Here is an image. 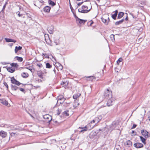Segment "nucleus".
<instances>
[{
	"label": "nucleus",
	"mask_w": 150,
	"mask_h": 150,
	"mask_svg": "<svg viewBox=\"0 0 150 150\" xmlns=\"http://www.w3.org/2000/svg\"><path fill=\"white\" fill-rule=\"evenodd\" d=\"M44 2V1H38L36 2L35 5L40 8V6L43 4Z\"/></svg>",
	"instance_id": "obj_10"
},
{
	"label": "nucleus",
	"mask_w": 150,
	"mask_h": 150,
	"mask_svg": "<svg viewBox=\"0 0 150 150\" xmlns=\"http://www.w3.org/2000/svg\"><path fill=\"white\" fill-rule=\"evenodd\" d=\"M37 65L40 67H42V65L41 64H38Z\"/></svg>",
	"instance_id": "obj_51"
},
{
	"label": "nucleus",
	"mask_w": 150,
	"mask_h": 150,
	"mask_svg": "<svg viewBox=\"0 0 150 150\" xmlns=\"http://www.w3.org/2000/svg\"><path fill=\"white\" fill-rule=\"evenodd\" d=\"M77 23L80 24H84L86 21V20L81 19L78 18L76 15L74 16Z\"/></svg>",
	"instance_id": "obj_4"
},
{
	"label": "nucleus",
	"mask_w": 150,
	"mask_h": 150,
	"mask_svg": "<svg viewBox=\"0 0 150 150\" xmlns=\"http://www.w3.org/2000/svg\"><path fill=\"white\" fill-rule=\"evenodd\" d=\"M64 101H62V100H58L57 101V104H62V103H63Z\"/></svg>",
	"instance_id": "obj_41"
},
{
	"label": "nucleus",
	"mask_w": 150,
	"mask_h": 150,
	"mask_svg": "<svg viewBox=\"0 0 150 150\" xmlns=\"http://www.w3.org/2000/svg\"><path fill=\"white\" fill-rule=\"evenodd\" d=\"M75 101L74 102L73 104V107L75 108L77 107L79 104V103H78L77 102H76L75 100Z\"/></svg>",
	"instance_id": "obj_31"
},
{
	"label": "nucleus",
	"mask_w": 150,
	"mask_h": 150,
	"mask_svg": "<svg viewBox=\"0 0 150 150\" xmlns=\"http://www.w3.org/2000/svg\"><path fill=\"white\" fill-rule=\"evenodd\" d=\"M8 71L11 73H13L15 71V69L12 67H8L7 69Z\"/></svg>",
	"instance_id": "obj_22"
},
{
	"label": "nucleus",
	"mask_w": 150,
	"mask_h": 150,
	"mask_svg": "<svg viewBox=\"0 0 150 150\" xmlns=\"http://www.w3.org/2000/svg\"><path fill=\"white\" fill-rule=\"evenodd\" d=\"M122 58L120 57L119 59L117 61V63L118 64H119V63L120 62H122Z\"/></svg>",
	"instance_id": "obj_37"
},
{
	"label": "nucleus",
	"mask_w": 150,
	"mask_h": 150,
	"mask_svg": "<svg viewBox=\"0 0 150 150\" xmlns=\"http://www.w3.org/2000/svg\"><path fill=\"white\" fill-rule=\"evenodd\" d=\"M11 65L13 67H15L16 68H17L18 67V65L16 63H12L11 64Z\"/></svg>",
	"instance_id": "obj_34"
},
{
	"label": "nucleus",
	"mask_w": 150,
	"mask_h": 150,
	"mask_svg": "<svg viewBox=\"0 0 150 150\" xmlns=\"http://www.w3.org/2000/svg\"><path fill=\"white\" fill-rule=\"evenodd\" d=\"M22 47L20 46L18 47L17 46L16 47L15 49V52L16 54L18 51L19 50H21L22 49Z\"/></svg>",
	"instance_id": "obj_21"
},
{
	"label": "nucleus",
	"mask_w": 150,
	"mask_h": 150,
	"mask_svg": "<svg viewBox=\"0 0 150 150\" xmlns=\"http://www.w3.org/2000/svg\"><path fill=\"white\" fill-rule=\"evenodd\" d=\"M38 76L41 78H42V73L41 72H39L38 73Z\"/></svg>",
	"instance_id": "obj_39"
},
{
	"label": "nucleus",
	"mask_w": 150,
	"mask_h": 150,
	"mask_svg": "<svg viewBox=\"0 0 150 150\" xmlns=\"http://www.w3.org/2000/svg\"><path fill=\"white\" fill-rule=\"evenodd\" d=\"M59 68L60 70H62L63 68L62 66V65L59 64Z\"/></svg>",
	"instance_id": "obj_44"
},
{
	"label": "nucleus",
	"mask_w": 150,
	"mask_h": 150,
	"mask_svg": "<svg viewBox=\"0 0 150 150\" xmlns=\"http://www.w3.org/2000/svg\"><path fill=\"white\" fill-rule=\"evenodd\" d=\"M0 102L1 103L3 104L6 106L8 105V104L7 101L4 99H0Z\"/></svg>",
	"instance_id": "obj_19"
},
{
	"label": "nucleus",
	"mask_w": 150,
	"mask_h": 150,
	"mask_svg": "<svg viewBox=\"0 0 150 150\" xmlns=\"http://www.w3.org/2000/svg\"><path fill=\"white\" fill-rule=\"evenodd\" d=\"M102 116L101 115H99L97 117L95 118L93 120V123L95 124L98 123L102 119Z\"/></svg>",
	"instance_id": "obj_7"
},
{
	"label": "nucleus",
	"mask_w": 150,
	"mask_h": 150,
	"mask_svg": "<svg viewBox=\"0 0 150 150\" xmlns=\"http://www.w3.org/2000/svg\"><path fill=\"white\" fill-rule=\"evenodd\" d=\"M95 124L94 123H93V122L92 121L91 122H90L88 125H87V126L88 129H90L92 128H93L94 125H95Z\"/></svg>",
	"instance_id": "obj_11"
},
{
	"label": "nucleus",
	"mask_w": 150,
	"mask_h": 150,
	"mask_svg": "<svg viewBox=\"0 0 150 150\" xmlns=\"http://www.w3.org/2000/svg\"><path fill=\"white\" fill-rule=\"evenodd\" d=\"M51 8L49 6H46L44 8V10L45 12L49 13L50 11Z\"/></svg>",
	"instance_id": "obj_20"
},
{
	"label": "nucleus",
	"mask_w": 150,
	"mask_h": 150,
	"mask_svg": "<svg viewBox=\"0 0 150 150\" xmlns=\"http://www.w3.org/2000/svg\"><path fill=\"white\" fill-rule=\"evenodd\" d=\"M104 96L107 99L111 98H112L111 92L109 89H107L105 91Z\"/></svg>",
	"instance_id": "obj_2"
},
{
	"label": "nucleus",
	"mask_w": 150,
	"mask_h": 150,
	"mask_svg": "<svg viewBox=\"0 0 150 150\" xmlns=\"http://www.w3.org/2000/svg\"><path fill=\"white\" fill-rule=\"evenodd\" d=\"M57 114H58V115H59L60 114L61 111L60 110H59L58 109L57 110Z\"/></svg>",
	"instance_id": "obj_47"
},
{
	"label": "nucleus",
	"mask_w": 150,
	"mask_h": 150,
	"mask_svg": "<svg viewBox=\"0 0 150 150\" xmlns=\"http://www.w3.org/2000/svg\"><path fill=\"white\" fill-rule=\"evenodd\" d=\"M47 30L50 34H52L54 31V27L52 25L49 26L47 28Z\"/></svg>",
	"instance_id": "obj_12"
},
{
	"label": "nucleus",
	"mask_w": 150,
	"mask_h": 150,
	"mask_svg": "<svg viewBox=\"0 0 150 150\" xmlns=\"http://www.w3.org/2000/svg\"><path fill=\"white\" fill-rule=\"evenodd\" d=\"M68 83L69 82L68 81L64 80L61 83V85H64V86H67Z\"/></svg>",
	"instance_id": "obj_25"
},
{
	"label": "nucleus",
	"mask_w": 150,
	"mask_h": 150,
	"mask_svg": "<svg viewBox=\"0 0 150 150\" xmlns=\"http://www.w3.org/2000/svg\"><path fill=\"white\" fill-rule=\"evenodd\" d=\"M93 22H91V25L92 23H93Z\"/></svg>",
	"instance_id": "obj_61"
},
{
	"label": "nucleus",
	"mask_w": 150,
	"mask_h": 150,
	"mask_svg": "<svg viewBox=\"0 0 150 150\" xmlns=\"http://www.w3.org/2000/svg\"><path fill=\"white\" fill-rule=\"evenodd\" d=\"M45 41L47 43V44L49 45L50 44V43H51V41L50 40V39H48V40H46V39H45Z\"/></svg>",
	"instance_id": "obj_42"
},
{
	"label": "nucleus",
	"mask_w": 150,
	"mask_h": 150,
	"mask_svg": "<svg viewBox=\"0 0 150 150\" xmlns=\"http://www.w3.org/2000/svg\"><path fill=\"white\" fill-rule=\"evenodd\" d=\"M89 77L92 78V79H93L94 78V77L91 76H90Z\"/></svg>",
	"instance_id": "obj_54"
},
{
	"label": "nucleus",
	"mask_w": 150,
	"mask_h": 150,
	"mask_svg": "<svg viewBox=\"0 0 150 150\" xmlns=\"http://www.w3.org/2000/svg\"><path fill=\"white\" fill-rule=\"evenodd\" d=\"M109 99L108 100L107 105L108 106H110L112 105V103L113 102V98H108Z\"/></svg>",
	"instance_id": "obj_17"
},
{
	"label": "nucleus",
	"mask_w": 150,
	"mask_h": 150,
	"mask_svg": "<svg viewBox=\"0 0 150 150\" xmlns=\"http://www.w3.org/2000/svg\"><path fill=\"white\" fill-rule=\"evenodd\" d=\"M17 135L18 134L16 133H14L13 132L10 133V137L8 140H10L11 138H14L16 137L17 136Z\"/></svg>",
	"instance_id": "obj_13"
},
{
	"label": "nucleus",
	"mask_w": 150,
	"mask_h": 150,
	"mask_svg": "<svg viewBox=\"0 0 150 150\" xmlns=\"http://www.w3.org/2000/svg\"><path fill=\"white\" fill-rule=\"evenodd\" d=\"M5 40L6 42H13L14 43L16 42V41L15 40H14L9 38H5Z\"/></svg>",
	"instance_id": "obj_23"
},
{
	"label": "nucleus",
	"mask_w": 150,
	"mask_h": 150,
	"mask_svg": "<svg viewBox=\"0 0 150 150\" xmlns=\"http://www.w3.org/2000/svg\"><path fill=\"white\" fill-rule=\"evenodd\" d=\"M78 5H80V3H79V4H78Z\"/></svg>",
	"instance_id": "obj_64"
},
{
	"label": "nucleus",
	"mask_w": 150,
	"mask_h": 150,
	"mask_svg": "<svg viewBox=\"0 0 150 150\" xmlns=\"http://www.w3.org/2000/svg\"><path fill=\"white\" fill-rule=\"evenodd\" d=\"M114 36V35L113 34L111 35L110 36V38L111 40L112 41L115 40Z\"/></svg>",
	"instance_id": "obj_36"
},
{
	"label": "nucleus",
	"mask_w": 150,
	"mask_h": 150,
	"mask_svg": "<svg viewBox=\"0 0 150 150\" xmlns=\"http://www.w3.org/2000/svg\"><path fill=\"white\" fill-rule=\"evenodd\" d=\"M141 133L142 135L146 138H148L150 136L148 132L145 130L143 129L141 130Z\"/></svg>",
	"instance_id": "obj_5"
},
{
	"label": "nucleus",
	"mask_w": 150,
	"mask_h": 150,
	"mask_svg": "<svg viewBox=\"0 0 150 150\" xmlns=\"http://www.w3.org/2000/svg\"><path fill=\"white\" fill-rule=\"evenodd\" d=\"M81 95V94L80 93H78L74 94L73 96L74 99H76V100H79V97Z\"/></svg>",
	"instance_id": "obj_18"
},
{
	"label": "nucleus",
	"mask_w": 150,
	"mask_h": 150,
	"mask_svg": "<svg viewBox=\"0 0 150 150\" xmlns=\"http://www.w3.org/2000/svg\"><path fill=\"white\" fill-rule=\"evenodd\" d=\"M48 2L49 3V4L50 5H51V6H53L55 5V3H54V2H53L52 1H51V0H49L48 1Z\"/></svg>",
	"instance_id": "obj_33"
},
{
	"label": "nucleus",
	"mask_w": 150,
	"mask_h": 150,
	"mask_svg": "<svg viewBox=\"0 0 150 150\" xmlns=\"http://www.w3.org/2000/svg\"><path fill=\"white\" fill-rule=\"evenodd\" d=\"M18 87L16 86L13 85L11 86V89L12 90L14 91H16L17 90Z\"/></svg>",
	"instance_id": "obj_32"
},
{
	"label": "nucleus",
	"mask_w": 150,
	"mask_h": 150,
	"mask_svg": "<svg viewBox=\"0 0 150 150\" xmlns=\"http://www.w3.org/2000/svg\"><path fill=\"white\" fill-rule=\"evenodd\" d=\"M117 10H116L115 11V13L114 14L112 15V18L114 19H115L117 16Z\"/></svg>",
	"instance_id": "obj_24"
},
{
	"label": "nucleus",
	"mask_w": 150,
	"mask_h": 150,
	"mask_svg": "<svg viewBox=\"0 0 150 150\" xmlns=\"http://www.w3.org/2000/svg\"><path fill=\"white\" fill-rule=\"evenodd\" d=\"M102 20L103 23L107 24L109 22V19L108 16L107 15H105L103 16L101 18Z\"/></svg>",
	"instance_id": "obj_3"
},
{
	"label": "nucleus",
	"mask_w": 150,
	"mask_h": 150,
	"mask_svg": "<svg viewBox=\"0 0 150 150\" xmlns=\"http://www.w3.org/2000/svg\"><path fill=\"white\" fill-rule=\"evenodd\" d=\"M77 0V1H81V0Z\"/></svg>",
	"instance_id": "obj_62"
},
{
	"label": "nucleus",
	"mask_w": 150,
	"mask_h": 150,
	"mask_svg": "<svg viewBox=\"0 0 150 150\" xmlns=\"http://www.w3.org/2000/svg\"><path fill=\"white\" fill-rule=\"evenodd\" d=\"M5 6L4 5V7H3V8H5Z\"/></svg>",
	"instance_id": "obj_60"
},
{
	"label": "nucleus",
	"mask_w": 150,
	"mask_h": 150,
	"mask_svg": "<svg viewBox=\"0 0 150 150\" xmlns=\"http://www.w3.org/2000/svg\"><path fill=\"white\" fill-rule=\"evenodd\" d=\"M90 0H85V1H89Z\"/></svg>",
	"instance_id": "obj_59"
},
{
	"label": "nucleus",
	"mask_w": 150,
	"mask_h": 150,
	"mask_svg": "<svg viewBox=\"0 0 150 150\" xmlns=\"http://www.w3.org/2000/svg\"><path fill=\"white\" fill-rule=\"evenodd\" d=\"M131 134H132V135H134L135 134H136V132H135L134 131H132V133H131Z\"/></svg>",
	"instance_id": "obj_48"
},
{
	"label": "nucleus",
	"mask_w": 150,
	"mask_h": 150,
	"mask_svg": "<svg viewBox=\"0 0 150 150\" xmlns=\"http://www.w3.org/2000/svg\"><path fill=\"white\" fill-rule=\"evenodd\" d=\"M17 15L19 17L21 16H22L23 15L22 14H20L19 12H17Z\"/></svg>",
	"instance_id": "obj_45"
},
{
	"label": "nucleus",
	"mask_w": 150,
	"mask_h": 150,
	"mask_svg": "<svg viewBox=\"0 0 150 150\" xmlns=\"http://www.w3.org/2000/svg\"><path fill=\"white\" fill-rule=\"evenodd\" d=\"M134 146L137 148H140L143 147V144L141 143H136L134 144Z\"/></svg>",
	"instance_id": "obj_16"
},
{
	"label": "nucleus",
	"mask_w": 150,
	"mask_h": 150,
	"mask_svg": "<svg viewBox=\"0 0 150 150\" xmlns=\"http://www.w3.org/2000/svg\"><path fill=\"white\" fill-rule=\"evenodd\" d=\"M43 117L47 122H49L52 120V117L51 116L48 114H47L43 116Z\"/></svg>",
	"instance_id": "obj_6"
},
{
	"label": "nucleus",
	"mask_w": 150,
	"mask_h": 150,
	"mask_svg": "<svg viewBox=\"0 0 150 150\" xmlns=\"http://www.w3.org/2000/svg\"><path fill=\"white\" fill-rule=\"evenodd\" d=\"M113 126V125H110V130L111 131L112 130V129H111V127H112Z\"/></svg>",
	"instance_id": "obj_53"
},
{
	"label": "nucleus",
	"mask_w": 150,
	"mask_h": 150,
	"mask_svg": "<svg viewBox=\"0 0 150 150\" xmlns=\"http://www.w3.org/2000/svg\"><path fill=\"white\" fill-rule=\"evenodd\" d=\"M139 137L140 138V139H141V141H145L146 139H145L142 136H140Z\"/></svg>",
	"instance_id": "obj_43"
},
{
	"label": "nucleus",
	"mask_w": 150,
	"mask_h": 150,
	"mask_svg": "<svg viewBox=\"0 0 150 150\" xmlns=\"http://www.w3.org/2000/svg\"><path fill=\"white\" fill-rule=\"evenodd\" d=\"M148 120L150 122V116L148 117Z\"/></svg>",
	"instance_id": "obj_55"
},
{
	"label": "nucleus",
	"mask_w": 150,
	"mask_h": 150,
	"mask_svg": "<svg viewBox=\"0 0 150 150\" xmlns=\"http://www.w3.org/2000/svg\"><path fill=\"white\" fill-rule=\"evenodd\" d=\"M98 2H99L100 0H96Z\"/></svg>",
	"instance_id": "obj_58"
},
{
	"label": "nucleus",
	"mask_w": 150,
	"mask_h": 150,
	"mask_svg": "<svg viewBox=\"0 0 150 150\" xmlns=\"http://www.w3.org/2000/svg\"><path fill=\"white\" fill-rule=\"evenodd\" d=\"M142 142H143V143H144V144H145L146 143V141H142Z\"/></svg>",
	"instance_id": "obj_56"
},
{
	"label": "nucleus",
	"mask_w": 150,
	"mask_h": 150,
	"mask_svg": "<svg viewBox=\"0 0 150 150\" xmlns=\"http://www.w3.org/2000/svg\"><path fill=\"white\" fill-rule=\"evenodd\" d=\"M78 5H80V3H79V4H78Z\"/></svg>",
	"instance_id": "obj_63"
},
{
	"label": "nucleus",
	"mask_w": 150,
	"mask_h": 150,
	"mask_svg": "<svg viewBox=\"0 0 150 150\" xmlns=\"http://www.w3.org/2000/svg\"><path fill=\"white\" fill-rule=\"evenodd\" d=\"M78 129H81V130L79 131L80 132H85L88 129L87 126H85L84 127H79Z\"/></svg>",
	"instance_id": "obj_15"
},
{
	"label": "nucleus",
	"mask_w": 150,
	"mask_h": 150,
	"mask_svg": "<svg viewBox=\"0 0 150 150\" xmlns=\"http://www.w3.org/2000/svg\"><path fill=\"white\" fill-rule=\"evenodd\" d=\"M78 11L79 12L85 13L88 12L90 11V9H88V7L86 6H83L81 8L79 9Z\"/></svg>",
	"instance_id": "obj_1"
},
{
	"label": "nucleus",
	"mask_w": 150,
	"mask_h": 150,
	"mask_svg": "<svg viewBox=\"0 0 150 150\" xmlns=\"http://www.w3.org/2000/svg\"><path fill=\"white\" fill-rule=\"evenodd\" d=\"M64 115L66 116H69L70 114L69 113V110H66L64 112Z\"/></svg>",
	"instance_id": "obj_35"
},
{
	"label": "nucleus",
	"mask_w": 150,
	"mask_h": 150,
	"mask_svg": "<svg viewBox=\"0 0 150 150\" xmlns=\"http://www.w3.org/2000/svg\"><path fill=\"white\" fill-rule=\"evenodd\" d=\"M11 82L14 84L19 86L21 83L18 81H16L13 77H12L11 78Z\"/></svg>",
	"instance_id": "obj_9"
},
{
	"label": "nucleus",
	"mask_w": 150,
	"mask_h": 150,
	"mask_svg": "<svg viewBox=\"0 0 150 150\" xmlns=\"http://www.w3.org/2000/svg\"><path fill=\"white\" fill-rule=\"evenodd\" d=\"M124 13L122 12H120L119 13L117 16V18L120 19L123 16Z\"/></svg>",
	"instance_id": "obj_27"
},
{
	"label": "nucleus",
	"mask_w": 150,
	"mask_h": 150,
	"mask_svg": "<svg viewBox=\"0 0 150 150\" xmlns=\"http://www.w3.org/2000/svg\"><path fill=\"white\" fill-rule=\"evenodd\" d=\"M58 100H62V101H64L65 100V99L64 98L63 96H59L58 97Z\"/></svg>",
	"instance_id": "obj_29"
},
{
	"label": "nucleus",
	"mask_w": 150,
	"mask_h": 150,
	"mask_svg": "<svg viewBox=\"0 0 150 150\" xmlns=\"http://www.w3.org/2000/svg\"><path fill=\"white\" fill-rule=\"evenodd\" d=\"M137 126V125L135 124H134L133 125V126L132 129H133L135 128Z\"/></svg>",
	"instance_id": "obj_49"
},
{
	"label": "nucleus",
	"mask_w": 150,
	"mask_h": 150,
	"mask_svg": "<svg viewBox=\"0 0 150 150\" xmlns=\"http://www.w3.org/2000/svg\"><path fill=\"white\" fill-rule=\"evenodd\" d=\"M21 76L23 78H26L28 76V74L27 73L24 72L22 73Z\"/></svg>",
	"instance_id": "obj_28"
},
{
	"label": "nucleus",
	"mask_w": 150,
	"mask_h": 150,
	"mask_svg": "<svg viewBox=\"0 0 150 150\" xmlns=\"http://www.w3.org/2000/svg\"><path fill=\"white\" fill-rule=\"evenodd\" d=\"M107 128L106 127H105V128L102 129V132H104L105 130H106L107 129Z\"/></svg>",
	"instance_id": "obj_52"
},
{
	"label": "nucleus",
	"mask_w": 150,
	"mask_h": 150,
	"mask_svg": "<svg viewBox=\"0 0 150 150\" xmlns=\"http://www.w3.org/2000/svg\"><path fill=\"white\" fill-rule=\"evenodd\" d=\"M15 59H16L19 62H21L23 60V58L21 57L16 56L15 57Z\"/></svg>",
	"instance_id": "obj_26"
},
{
	"label": "nucleus",
	"mask_w": 150,
	"mask_h": 150,
	"mask_svg": "<svg viewBox=\"0 0 150 150\" xmlns=\"http://www.w3.org/2000/svg\"><path fill=\"white\" fill-rule=\"evenodd\" d=\"M43 57L44 58H48V56L46 54H42Z\"/></svg>",
	"instance_id": "obj_40"
},
{
	"label": "nucleus",
	"mask_w": 150,
	"mask_h": 150,
	"mask_svg": "<svg viewBox=\"0 0 150 150\" xmlns=\"http://www.w3.org/2000/svg\"><path fill=\"white\" fill-rule=\"evenodd\" d=\"M125 20L127 21V20H128V18H127V17L125 18Z\"/></svg>",
	"instance_id": "obj_57"
},
{
	"label": "nucleus",
	"mask_w": 150,
	"mask_h": 150,
	"mask_svg": "<svg viewBox=\"0 0 150 150\" xmlns=\"http://www.w3.org/2000/svg\"><path fill=\"white\" fill-rule=\"evenodd\" d=\"M4 85L8 89V85L7 83L6 82L4 83Z\"/></svg>",
	"instance_id": "obj_46"
},
{
	"label": "nucleus",
	"mask_w": 150,
	"mask_h": 150,
	"mask_svg": "<svg viewBox=\"0 0 150 150\" xmlns=\"http://www.w3.org/2000/svg\"><path fill=\"white\" fill-rule=\"evenodd\" d=\"M46 66L47 68H50L51 67V66L48 63H46Z\"/></svg>",
	"instance_id": "obj_38"
},
{
	"label": "nucleus",
	"mask_w": 150,
	"mask_h": 150,
	"mask_svg": "<svg viewBox=\"0 0 150 150\" xmlns=\"http://www.w3.org/2000/svg\"><path fill=\"white\" fill-rule=\"evenodd\" d=\"M20 90L22 91V92H24V89L23 88H20Z\"/></svg>",
	"instance_id": "obj_50"
},
{
	"label": "nucleus",
	"mask_w": 150,
	"mask_h": 150,
	"mask_svg": "<svg viewBox=\"0 0 150 150\" xmlns=\"http://www.w3.org/2000/svg\"><path fill=\"white\" fill-rule=\"evenodd\" d=\"M124 144L126 146L129 147L132 145V143L131 141H125Z\"/></svg>",
	"instance_id": "obj_14"
},
{
	"label": "nucleus",
	"mask_w": 150,
	"mask_h": 150,
	"mask_svg": "<svg viewBox=\"0 0 150 150\" xmlns=\"http://www.w3.org/2000/svg\"><path fill=\"white\" fill-rule=\"evenodd\" d=\"M124 19H122V20L115 22V24L116 25H118L121 24L124 21Z\"/></svg>",
	"instance_id": "obj_30"
},
{
	"label": "nucleus",
	"mask_w": 150,
	"mask_h": 150,
	"mask_svg": "<svg viewBox=\"0 0 150 150\" xmlns=\"http://www.w3.org/2000/svg\"><path fill=\"white\" fill-rule=\"evenodd\" d=\"M7 133L6 132L1 130L0 132V138L1 137L2 138H5L7 136ZM1 140L0 138V140Z\"/></svg>",
	"instance_id": "obj_8"
}]
</instances>
